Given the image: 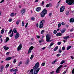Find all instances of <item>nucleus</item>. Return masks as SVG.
Segmentation results:
<instances>
[{"instance_id":"obj_28","label":"nucleus","mask_w":74,"mask_h":74,"mask_svg":"<svg viewBox=\"0 0 74 74\" xmlns=\"http://www.w3.org/2000/svg\"><path fill=\"white\" fill-rule=\"evenodd\" d=\"M29 60H27L25 63L26 64H29Z\"/></svg>"},{"instance_id":"obj_27","label":"nucleus","mask_w":74,"mask_h":74,"mask_svg":"<svg viewBox=\"0 0 74 74\" xmlns=\"http://www.w3.org/2000/svg\"><path fill=\"white\" fill-rule=\"evenodd\" d=\"M50 5H52V4H51V3H49V4L47 5L46 6V7H49V6Z\"/></svg>"},{"instance_id":"obj_42","label":"nucleus","mask_w":74,"mask_h":74,"mask_svg":"<svg viewBox=\"0 0 74 74\" xmlns=\"http://www.w3.org/2000/svg\"><path fill=\"white\" fill-rule=\"evenodd\" d=\"M31 52H32V50H31L30 49H29V50L28 51V54H29V53H31Z\"/></svg>"},{"instance_id":"obj_48","label":"nucleus","mask_w":74,"mask_h":74,"mask_svg":"<svg viewBox=\"0 0 74 74\" xmlns=\"http://www.w3.org/2000/svg\"><path fill=\"white\" fill-rule=\"evenodd\" d=\"M44 30H42L41 32V34H43L44 33Z\"/></svg>"},{"instance_id":"obj_20","label":"nucleus","mask_w":74,"mask_h":74,"mask_svg":"<svg viewBox=\"0 0 74 74\" xmlns=\"http://www.w3.org/2000/svg\"><path fill=\"white\" fill-rule=\"evenodd\" d=\"M21 22V20H19L17 21L16 22V25H19V22Z\"/></svg>"},{"instance_id":"obj_37","label":"nucleus","mask_w":74,"mask_h":74,"mask_svg":"<svg viewBox=\"0 0 74 74\" xmlns=\"http://www.w3.org/2000/svg\"><path fill=\"white\" fill-rule=\"evenodd\" d=\"M60 26H61V23H59L58 25V28H59V27H60Z\"/></svg>"},{"instance_id":"obj_33","label":"nucleus","mask_w":74,"mask_h":74,"mask_svg":"<svg viewBox=\"0 0 74 74\" xmlns=\"http://www.w3.org/2000/svg\"><path fill=\"white\" fill-rule=\"evenodd\" d=\"M71 46H68L67 47V50H69V49H70V48H71Z\"/></svg>"},{"instance_id":"obj_58","label":"nucleus","mask_w":74,"mask_h":74,"mask_svg":"<svg viewBox=\"0 0 74 74\" xmlns=\"http://www.w3.org/2000/svg\"><path fill=\"white\" fill-rule=\"evenodd\" d=\"M28 25V23H27L26 24V25H25V27H27V25Z\"/></svg>"},{"instance_id":"obj_35","label":"nucleus","mask_w":74,"mask_h":74,"mask_svg":"<svg viewBox=\"0 0 74 74\" xmlns=\"http://www.w3.org/2000/svg\"><path fill=\"white\" fill-rule=\"evenodd\" d=\"M4 32V30L3 29H2L1 30V33L2 34H3Z\"/></svg>"},{"instance_id":"obj_14","label":"nucleus","mask_w":74,"mask_h":74,"mask_svg":"<svg viewBox=\"0 0 74 74\" xmlns=\"http://www.w3.org/2000/svg\"><path fill=\"white\" fill-rule=\"evenodd\" d=\"M56 74H58L60 73V69L58 68L57 69L56 71Z\"/></svg>"},{"instance_id":"obj_25","label":"nucleus","mask_w":74,"mask_h":74,"mask_svg":"<svg viewBox=\"0 0 74 74\" xmlns=\"http://www.w3.org/2000/svg\"><path fill=\"white\" fill-rule=\"evenodd\" d=\"M33 48H34V47L32 46L29 47V49H30V50H31L32 51V50H33Z\"/></svg>"},{"instance_id":"obj_49","label":"nucleus","mask_w":74,"mask_h":74,"mask_svg":"<svg viewBox=\"0 0 74 74\" xmlns=\"http://www.w3.org/2000/svg\"><path fill=\"white\" fill-rule=\"evenodd\" d=\"M61 44V42H58L57 44L58 45H60V44Z\"/></svg>"},{"instance_id":"obj_31","label":"nucleus","mask_w":74,"mask_h":74,"mask_svg":"<svg viewBox=\"0 0 74 74\" xmlns=\"http://www.w3.org/2000/svg\"><path fill=\"white\" fill-rule=\"evenodd\" d=\"M10 16H12V17H13V16H14V13H11L10 14Z\"/></svg>"},{"instance_id":"obj_46","label":"nucleus","mask_w":74,"mask_h":74,"mask_svg":"<svg viewBox=\"0 0 74 74\" xmlns=\"http://www.w3.org/2000/svg\"><path fill=\"white\" fill-rule=\"evenodd\" d=\"M25 24H24V21H23L22 22V26H24Z\"/></svg>"},{"instance_id":"obj_57","label":"nucleus","mask_w":74,"mask_h":74,"mask_svg":"<svg viewBox=\"0 0 74 74\" xmlns=\"http://www.w3.org/2000/svg\"><path fill=\"white\" fill-rule=\"evenodd\" d=\"M50 74H53L54 73V71H53L52 72H51L50 73Z\"/></svg>"},{"instance_id":"obj_50","label":"nucleus","mask_w":74,"mask_h":74,"mask_svg":"<svg viewBox=\"0 0 74 74\" xmlns=\"http://www.w3.org/2000/svg\"><path fill=\"white\" fill-rule=\"evenodd\" d=\"M11 32H12V29H10V30L9 32H8V34H10V33H11Z\"/></svg>"},{"instance_id":"obj_41","label":"nucleus","mask_w":74,"mask_h":74,"mask_svg":"<svg viewBox=\"0 0 74 74\" xmlns=\"http://www.w3.org/2000/svg\"><path fill=\"white\" fill-rule=\"evenodd\" d=\"M33 57H34V56L32 54L31 55V56L30 58V59H31V60H32V58H33Z\"/></svg>"},{"instance_id":"obj_8","label":"nucleus","mask_w":74,"mask_h":74,"mask_svg":"<svg viewBox=\"0 0 74 74\" xmlns=\"http://www.w3.org/2000/svg\"><path fill=\"white\" fill-rule=\"evenodd\" d=\"M26 12V10L25 9L22 10L21 11V15H23L24 14L23 13H25Z\"/></svg>"},{"instance_id":"obj_17","label":"nucleus","mask_w":74,"mask_h":74,"mask_svg":"<svg viewBox=\"0 0 74 74\" xmlns=\"http://www.w3.org/2000/svg\"><path fill=\"white\" fill-rule=\"evenodd\" d=\"M0 69H1L0 71L1 72H2V71H3V69H4V66H3V65L1 67Z\"/></svg>"},{"instance_id":"obj_32","label":"nucleus","mask_w":74,"mask_h":74,"mask_svg":"<svg viewBox=\"0 0 74 74\" xmlns=\"http://www.w3.org/2000/svg\"><path fill=\"white\" fill-rule=\"evenodd\" d=\"M22 64V61H20L18 64V66H19L21 64Z\"/></svg>"},{"instance_id":"obj_51","label":"nucleus","mask_w":74,"mask_h":74,"mask_svg":"<svg viewBox=\"0 0 74 74\" xmlns=\"http://www.w3.org/2000/svg\"><path fill=\"white\" fill-rule=\"evenodd\" d=\"M42 65L43 66H45V63L43 62L42 64Z\"/></svg>"},{"instance_id":"obj_11","label":"nucleus","mask_w":74,"mask_h":74,"mask_svg":"<svg viewBox=\"0 0 74 74\" xmlns=\"http://www.w3.org/2000/svg\"><path fill=\"white\" fill-rule=\"evenodd\" d=\"M19 37V33H17L15 36V38L17 39Z\"/></svg>"},{"instance_id":"obj_61","label":"nucleus","mask_w":74,"mask_h":74,"mask_svg":"<svg viewBox=\"0 0 74 74\" xmlns=\"http://www.w3.org/2000/svg\"><path fill=\"white\" fill-rule=\"evenodd\" d=\"M4 0H2L1 1L0 3H3V2H4Z\"/></svg>"},{"instance_id":"obj_45","label":"nucleus","mask_w":74,"mask_h":74,"mask_svg":"<svg viewBox=\"0 0 74 74\" xmlns=\"http://www.w3.org/2000/svg\"><path fill=\"white\" fill-rule=\"evenodd\" d=\"M65 47H62V49L63 51H64V50H65Z\"/></svg>"},{"instance_id":"obj_59","label":"nucleus","mask_w":74,"mask_h":74,"mask_svg":"<svg viewBox=\"0 0 74 74\" xmlns=\"http://www.w3.org/2000/svg\"><path fill=\"white\" fill-rule=\"evenodd\" d=\"M62 52V50H61L60 49H59V53H61Z\"/></svg>"},{"instance_id":"obj_36","label":"nucleus","mask_w":74,"mask_h":74,"mask_svg":"<svg viewBox=\"0 0 74 74\" xmlns=\"http://www.w3.org/2000/svg\"><path fill=\"white\" fill-rule=\"evenodd\" d=\"M10 66V64H8L5 66V68H8V67H9Z\"/></svg>"},{"instance_id":"obj_30","label":"nucleus","mask_w":74,"mask_h":74,"mask_svg":"<svg viewBox=\"0 0 74 74\" xmlns=\"http://www.w3.org/2000/svg\"><path fill=\"white\" fill-rule=\"evenodd\" d=\"M69 38V36H65L63 37L64 39H67V38Z\"/></svg>"},{"instance_id":"obj_60","label":"nucleus","mask_w":74,"mask_h":74,"mask_svg":"<svg viewBox=\"0 0 74 74\" xmlns=\"http://www.w3.org/2000/svg\"><path fill=\"white\" fill-rule=\"evenodd\" d=\"M61 24L62 25H65V23H64L62 22V23Z\"/></svg>"},{"instance_id":"obj_62","label":"nucleus","mask_w":74,"mask_h":74,"mask_svg":"<svg viewBox=\"0 0 74 74\" xmlns=\"http://www.w3.org/2000/svg\"><path fill=\"white\" fill-rule=\"evenodd\" d=\"M8 21H9V22H11V21H12V19H9L8 20Z\"/></svg>"},{"instance_id":"obj_63","label":"nucleus","mask_w":74,"mask_h":74,"mask_svg":"<svg viewBox=\"0 0 74 74\" xmlns=\"http://www.w3.org/2000/svg\"><path fill=\"white\" fill-rule=\"evenodd\" d=\"M36 26L37 27H38V23H37L36 24Z\"/></svg>"},{"instance_id":"obj_15","label":"nucleus","mask_w":74,"mask_h":74,"mask_svg":"<svg viewBox=\"0 0 74 74\" xmlns=\"http://www.w3.org/2000/svg\"><path fill=\"white\" fill-rule=\"evenodd\" d=\"M11 59H12V57H8L5 59V60H11Z\"/></svg>"},{"instance_id":"obj_22","label":"nucleus","mask_w":74,"mask_h":74,"mask_svg":"<svg viewBox=\"0 0 74 74\" xmlns=\"http://www.w3.org/2000/svg\"><path fill=\"white\" fill-rule=\"evenodd\" d=\"M45 20H43L42 21H41L40 23H42V24H44V23H45Z\"/></svg>"},{"instance_id":"obj_24","label":"nucleus","mask_w":74,"mask_h":74,"mask_svg":"<svg viewBox=\"0 0 74 74\" xmlns=\"http://www.w3.org/2000/svg\"><path fill=\"white\" fill-rule=\"evenodd\" d=\"M58 46H57L54 49V51H56L58 50Z\"/></svg>"},{"instance_id":"obj_29","label":"nucleus","mask_w":74,"mask_h":74,"mask_svg":"<svg viewBox=\"0 0 74 74\" xmlns=\"http://www.w3.org/2000/svg\"><path fill=\"white\" fill-rule=\"evenodd\" d=\"M65 63V61L62 60L60 64H63V63Z\"/></svg>"},{"instance_id":"obj_1","label":"nucleus","mask_w":74,"mask_h":74,"mask_svg":"<svg viewBox=\"0 0 74 74\" xmlns=\"http://www.w3.org/2000/svg\"><path fill=\"white\" fill-rule=\"evenodd\" d=\"M47 14V10L45 9H44L40 13L41 16L42 18H44L45 14Z\"/></svg>"},{"instance_id":"obj_3","label":"nucleus","mask_w":74,"mask_h":74,"mask_svg":"<svg viewBox=\"0 0 74 74\" xmlns=\"http://www.w3.org/2000/svg\"><path fill=\"white\" fill-rule=\"evenodd\" d=\"M39 66L40 63H39V62H38L34 66L33 69H34V70H36L37 68H38L39 67Z\"/></svg>"},{"instance_id":"obj_21","label":"nucleus","mask_w":74,"mask_h":74,"mask_svg":"<svg viewBox=\"0 0 74 74\" xmlns=\"http://www.w3.org/2000/svg\"><path fill=\"white\" fill-rule=\"evenodd\" d=\"M57 61H58V60L57 59H56L54 61L52 62V64H55V63H56V62H57Z\"/></svg>"},{"instance_id":"obj_6","label":"nucleus","mask_w":74,"mask_h":74,"mask_svg":"<svg viewBox=\"0 0 74 74\" xmlns=\"http://www.w3.org/2000/svg\"><path fill=\"white\" fill-rule=\"evenodd\" d=\"M65 9V6H61L60 8V12H63L64 10Z\"/></svg>"},{"instance_id":"obj_34","label":"nucleus","mask_w":74,"mask_h":74,"mask_svg":"<svg viewBox=\"0 0 74 74\" xmlns=\"http://www.w3.org/2000/svg\"><path fill=\"white\" fill-rule=\"evenodd\" d=\"M62 67L63 65H60V66L58 68V69L60 70V69H61V68H62Z\"/></svg>"},{"instance_id":"obj_9","label":"nucleus","mask_w":74,"mask_h":74,"mask_svg":"<svg viewBox=\"0 0 74 74\" xmlns=\"http://www.w3.org/2000/svg\"><path fill=\"white\" fill-rule=\"evenodd\" d=\"M41 8L40 7H38L36 8V11L37 12L40 11H41Z\"/></svg>"},{"instance_id":"obj_26","label":"nucleus","mask_w":74,"mask_h":74,"mask_svg":"<svg viewBox=\"0 0 74 74\" xmlns=\"http://www.w3.org/2000/svg\"><path fill=\"white\" fill-rule=\"evenodd\" d=\"M13 32L14 33H17V31H16V29L15 28H14L13 29Z\"/></svg>"},{"instance_id":"obj_55","label":"nucleus","mask_w":74,"mask_h":74,"mask_svg":"<svg viewBox=\"0 0 74 74\" xmlns=\"http://www.w3.org/2000/svg\"><path fill=\"white\" fill-rule=\"evenodd\" d=\"M61 55L60 54H58L57 55V56L59 57V56H60Z\"/></svg>"},{"instance_id":"obj_23","label":"nucleus","mask_w":74,"mask_h":74,"mask_svg":"<svg viewBox=\"0 0 74 74\" xmlns=\"http://www.w3.org/2000/svg\"><path fill=\"white\" fill-rule=\"evenodd\" d=\"M16 71H18V69H14V73L13 74H16Z\"/></svg>"},{"instance_id":"obj_47","label":"nucleus","mask_w":74,"mask_h":74,"mask_svg":"<svg viewBox=\"0 0 74 74\" xmlns=\"http://www.w3.org/2000/svg\"><path fill=\"white\" fill-rule=\"evenodd\" d=\"M16 59H14L13 61V63H16Z\"/></svg>"},{"instance_id":"obj_2","label":"nucleus","mask_w":74,"mask_h":74,"mask_svg":"<svg viewBox=\"0 0 74 74\" xmlns=\"http://www.w3.org/2000/svg\"><path fill=\"white\" fill-rule=\"evenodd\" d=\"M74 0H66V3L68 4L69 5H71L72 4L74 3Z\"/></svg>"},{"instance_id":"obj_52","label":"nucleus","mask_w":74,"mask_h":74,"mask_svg":"<svg viewBox=\"0 0 74 74\" xmlns=\"http://www.w3.org/2000/svg\"><path fill=\"white\" fill-rule=\"evenodd\" d=\"M34 19H35V18L34 17L31 18V20L33 21L34 20Z\"/></svg>"},{"instance_id":"obj_39","label":"nucleus","mask_w":74,"mask_h":74,"mask_svg":"<svg viewBox=\"0 0 74 74\" xmlns=\"http://www.w3.org/2000/svg\"><path fill=\"white\" fill-rule=\"evenodd\" d=\"M56 33H57V31H56V30H55L53 32V34H56Z\"/></svg>"},{"instance_id":"obj_12","label":"nucleus","mask_w":74,"mask_h":74,"mask_svg":"<svg viewBox=\"0 0 74 74\" xmlns=\"http://www.w3.org/2000/svg\"><path fill=\"white\" fill-rule=\"evenodd\" d=\"M3 48L4 49L5 51H7V50L9 49V48L7 47L6 46H5L3 47Z\"/></svg>"},{"instance_id":"obj_56","label":"nucleus","mask_w":74,"mask_h":74,"mask_svg":"<svg viewBox=\"0 0 74 74\" xmlns=\"http://www.w3.org/2000/svg\"><path fill=\"white\" fill-rule=\"evenodd\" d=\"M41 4H42V5H44V1H42Z\"/></svg>"},{"instance_id":"obj_5","label":"nucleus","mask_w":74,"mask_h":74,"mask_svg":"<svg viewBox=\"0 0 74 74\" xmlns=\"http://www.w3.org/2000/svg\"><path fill=\"white\" fill-rule=\"evenodd\" d=\"M41 69V68H39L37 69H36V70H34V69L33 68V70H34V74H37L38 73V71H39V70H40Z\"/></svg>"},{"instance_id":"obj_19","label":"nucleus","mask_w":74,"mask_h":74,"mask_svg":"<svg viewBox=\"0 0 74 74\" xmlns=\"http://www.w3.org/2000/svg\"><path fill=\"white\" fill-rule=\"evenodd\" d=\"M65 31H66V29H63L62 30L61 33L62 34L64 33V32Z\"/></svg>"},{"instance_id":"obj_54","label":"nucleus","mask_w":74,"mask_h":74,"mask_svg":"<svg viewBox=\"0 0 74 74\" xmlns=\"http://www.w3.org/2000/svg\"><path fill=\"white\" fill-rule=\"evenodd\" d=\"M33 70H34L33 69H32L30 71V72H31V73H33Z\"/></svg>"},{"instance_id":"obj_40","label":"nucleus","mask_w":74,"mask_h":74,"mask_svg":"<svg viewBox=\"0 0 74 74\" xmlns=\"http://www.w3.org/2000/svg\"><path fill=\"white\" fill-rule=\"evenodd\" d=\"M10 52H7L6 54V55H7V56H8L9 55H10Z\"/></svg>"},{"instance_id":"obj_10","label":"nucleus","mask_w":74,"mask_h":74,"mask_svg":"<svg viewBox=\"0 0 74 74\" xmlns=\"http://www.w3.org/2000/svg\"><path fill=\"white\" fill-rule=\"evenodd\" d=\"M44 27V25L42 23H40L39 25V28H42Z\"/></svg>"},{"instance_id":"obj_16","label":"nucleus","mask_w":74,"mask_h":74,"mask_svg":"<svg viewBox=\"0 0 74 74\" xmlns=\"http://www.w3.org/2000/svg\"><path fill=\"white\" fill-rule=\"evenodd\" d=\"M70 22L71 23V22H74V18L73 19V18H71L70 20Z\"/></svg>"},{"instance_id":"obj_53","label":"nucleus","mask_w":74,"mask_h":74,"mask_svg":"<svg viewBox=\"0 0 74 74\" xmlns=\"http://www.w3.org/2000/svg\"><path fill=\"white\" fill-rule=\"evenodd\" d=\"M73 31H74V29H70V31L71 32H73Z\"/></svg>"},{"instance_id":"obj_43","label":"nucleus","mask_w":74,"mask_h":74,"mask_svg":"<svg viewBox=\"0 0 74 74\" xmlns=\"http://www.w3.org/2000/svg\"><path fill=\"white\" fill-rule=\"evenodd\" d=\"M10 71L11 72H12V71H14V69H11L10 70Z\"/></svg>"},{"instance_id":"obj_13","label":"nucleus","mask_w":74,"mask_h":74,"mask_svg":"<svg viewBox=\"0 0 74 74\" xmlns=\"http://www.w3.org/2000/svg\"><path fill=\"white\" fill-rule=\"evenodd\" d=\"M62 35V34L60 32L56 34V36H57V37H58L59 36H61Z\"/></svg>"},{"instance_id":"obj_64","label":"nucleus","mask_w":74,"mask_h":74,"mask_svg":"<svg viewBox=\"0 0 74 74\" xmlns=\"http://www.w3.org/2000/svg\"><path fill=\"white\" fill-rule=\"evenodd\" d=\"M51 15H52V13H50L49 14V16H51Z\"/></svg>"},{"instance_id":"obj_44","label":"nucleus","mask_w":74,"mask_h":74,"mask_svg":"<svg viewBox=\"0 0 74 74\" xmlns=\"http://www.w3.org/2000/svg\"><path fill=\"white\" fill-rule=\"evenodd\" d=\"M53 44H54V43H51L50 45L49 46V47H52V45H53Z\"/></svg>"},{"instance_id":"obj_18","label":"nucleus","mask_w":74,"mask_h":74,"mask_svg":"<svg viewBox=\"0 0 74 74\" xmlns=\"http://www.w3.org/2000/svg\"><path fill=\"white\" fill-rule=\"evenodd\" d=\"M6 41L5 42H7L9 40H10V38H9L8 37H7L6 38Z\"/></svg>"},{"instance_id":"obj_38","label":"nucleus","mask_w":74,"mask_h":74,"mask_svg":"<svg viewBox=\"0 0 74 74\" xmlns=\"http://www.w3.org/2000/svg\"><path fill=\"white\" fill-rule=\"evenodd\" d=\"M69 14V11H66V15H68Z\"/></svg>"},{"instance_id":"obj_4","label":"nucleus","mask_w":74,"mask_h":74,"mask_svg":"<svg viewBox=\"0 0 74 74\" xmlns=\"http://www.w3.org/2000/svg\"><path fill=\"white\" fill-rule=\"evenodd\" d=\"M46 41L47 42H50L51 41H52V40H50V37H49V35L47 34L46 37Z\"/></svg>"},{"instance_id":"obj_7","label":"nucleus","mask_w":74,"mask_h":74,"mask_svg":"<svg viewBox=\"0 0 74 74\" xmlns=\"http://www.w3.org/2000/svg\"><path fill=\"white\" fill-rule=\"evenodd\" d=\"M22 45L20 44L17 48V51H19L21 50V49H22Z\"/></svg>"}]
</instances>
